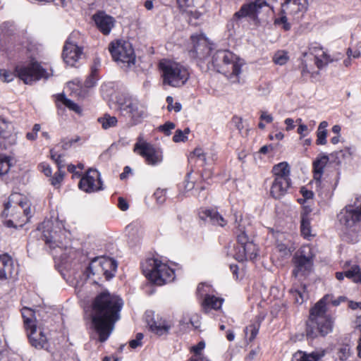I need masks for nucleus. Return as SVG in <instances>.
I'll list each match as a JSON object with an SVG mask.
<instances>
[{
	"instance_id": "f257e3e1",
	"label": "nucleus",
	"mask_w": 361,
	"mask_h": 361,
	"mask_svg": "<svg viewBox=\"0 0 361 361\" xmlns=\"http://www.w3.org/2000/svg\"><path fill=\"white\" fill-rule=\"evenodd\" d=\"M123 302L118 295L104 291L97 295L92 303V322L99 341H106L120 319Z\"/></svg>"
},
{
	"instance_id": "f03ea898",
	"label": "nucleus",
	"mask_w": 361,
	"mask_h": 361,
	"mask_svg": "<svg viewBox=\"0 0 361 361\" xmlns=\"http://www.w3.org/2000/svg\"><path fill=\"white\" fill-rule=\"evenodd\" d=\"M329 295H325L311 309L310 317L307 322V336L311 338L317 337L318 335L324 336L332 331L334 321L332 317L326 314V304L331 301L334 306H338L346 300L344 296H340L334 300Z\"/></svg>"
},
{
	"instance_id": "7ed1b4c3",
	"label": "nucleus",
	"mask_w": 361,
	"mask_h": 361,
	"mask_svg": "<svg viewBox=\"0 0 361 361\" xmlns=\"http://www.w3.org/2000/svg\"><path fill=\"white\" fill-rule=\"evenodd\" d=\"M244 61L228 50L216 51L208 61L207 68L225 75L231 82H238Z\"/></svg>"
},
{
	"instance_id": "20e7f679",
	"label": "nucleus",
	"mask_w": 361,
	"mask_h": 361,
	"mask_svg": "<svg viewBox=\"0 0 361 361\" xmlns=\"http://www.w3.org/2000/svg\"><path fill=\"white\" fill-rule=\"evenodd\" d=\"M3 214L13 217V219L4 221L6 227H23L31 217L30 203L20 194H12L9 196L8 202L4 204Z\"/></svg>"
},
{
	"instance_id": "39448f33",
	"label": "nucleus",
	"mask_w": 361,
	"mask_h": 361,
	"mask_svg": "<svg viewBox=\"0 0 361 361\" xmlns=\"http://www.w3.org/2000/svg\"><path fill=\"white\" fill-rule=\"evenodd\" d=\"M307 8L308 0H283L279 16L276 18L274 23L288 31L291 29V22L302 18Z\"/></svg>"
},
{
	"instance_id": "423d86ee",
	"label": "nucleus",
	"mask_w": 361,
	"mask_h": 361,
	"mask_svg": "<svg viewBox=\"0 0 361 361\" xmlns=\"http://www.w3.org/2000/svg\"><path fill=\"white\" fill-rule=\"evenodd\" d=\"M142 269L145 276L158 286L170 283L175 279L173 269L155 258L147 259L142 264Z\"/></svg>"
},
{
	"instance_id": "0eeeda50",
	"label": "nucleus",
	"mask_w": 361,
	"mask_h": 361,
	"mask_svg": "<svg viewBox=\"0 0 361 361\" xmlns=\"http://www.w3.org/2000/svg\"><path fill=\"white\" fill-rule=\"evenodd\" d=\"M159 66L165 85L179 87L185 85L189 78L188 69L179 63L164 59Z\"/></svg>"
},
{
	"instance_id": "6e6552de",
	"label": "nucleus",
	"mask_w": 361,
	"mask_h": 361,
	"mask_svg": "<svg viewBox=\"0 0 361 361\" xmlns=\"http://www.w3.org/2000/svg\"><path fill=\"white\" fill-rule=\"evenodd\" d=\"M109 50L113 59L122 68H129L135 65V54L132 44L125 40H117L109 44Z\"/></svg>"
},
{
	"instance_id": "1a4fd4ad",
	"label": "nucleus",
	"mask_w": 361,
	"mask_h": 361,
	"mask_svg": "<svg viewBox=\"0 0 361 361\" xmlns=\"http://www.w3.org/2000/svg\"><path fill=\"white\" fill-rule=\"evenodd\" d=\"M133 151L143 157L148 165L157 166L163 161V150L145 141L141 137H138L137 142L134 145Z\"/></svg>"
},
{
	"instance_id": "9d476101",
	"label": "nucleus",
	"mask_w": 361,
	"mask_h": 361,
	"mask_svg": "<svg viewBox=\"0 0 361 361\" xmlns=\"http://www.w3.org/2000/svg\"><path fill=\"white\" fill-rule=\"evenodd\" d=\"M116 102L119 110L128 114L135 123L139 122L145 116L144 105L135 97L120 95Z\"/></svg>"
},
{
	"instance_id": "9b49d317",
	"label": "nucleus",
	"mask_w": 361,
	"mask_h": 361,
	"mask_svg": "<svg viewBox=\"0 0 361 361\" xmlns=\"http://www.w3.org/2000/svg\"><path fill=\"white\" fill-rule=\"evenodd\" d=\"M18 77L25 84H32L42 78L47 79L52 74L48 73L36 61H32L25 65L18 66L16 68Z\"/></svg>"
},
{
	"instance_id": "f8f14e48",
	"label": "nucleus",
	"mask_w": 361,
	"mask_h": 361,
	"mask_svg": "<svg viewBox=\"0 0 361 361\" xmlns=\"http://www.w3.org/2000/svg\"><path fill=\"white\" fill-rule=\"evenodd\" d=\"M116 269L117 263L114 259L102 257L92 259L88 267L90 274L99 277L104 276L106 280L114 277Z\"/></svg>"
},
{
	"instance_id": "ddd939ff",
	"label": "nucleus",
	"mask_w": 361,
	"mask_h": 361,
	"mask_svg": "<svg viewBox=\"0 0 361 361\" xmlns=\"http://www.w3.org/2000/svg\"><path fill=\"white\" fill-rule=\"evenodd\" d=\"M266 2L263 0H256L255 2L243 4L240 9L233 14V18L227 24L228 30L231 32L230 35L233 34L235 23H237L239 20L245 17H250L255 19L259 12V10L263 6H266Z\"/></svg>"
},
{
	"instance_id": "4468645a",
	"label": "nucleus",
	"mask_w": 361,
	"mask_h": 361,
	"mask_svg": "<svg viewBox=\"0 0 361 361\" xmlns=\"http://www.w3.org/2000/svg\"><path fill=\"white\" fill-rule=\"evenodd\" d=\"M338 221L346 228H352L361 221V196L353 204L347 205L338 214Z\"/></svg>"
},
{
	"instance_id": "2eb2a0df",
	"label": "nucleus",
	"mask_w": 361,
	"mask_h": 361,
	"mask_svg": "<svg viewBox=\"0 0 361 361\" xmlns=\"http://www.w3.org/2000/svg\"><path fill=\"white\" fill-rule=\"evenodd\" d=\"M312 257L311 248L309 246L302 247L300 252L294 256L295 268L293 270V275L295 277H298L308 273L312 267Z\"/></svg>"
},
{
	"instance_id": "dca6fc26",
	"label": "nucleus",
	"mask_w": 361,
	"mask_h": 361,
	"mask_svg": "<svg viewBox=\"0 0 361 361\" xmlns=\"http://www.w3.org/2000/svg\"><path fill=\"white\" fill-rule=\"evenodd\" d=\"M193 48L190 50L191 57L199 59L201 62L207 63L210 60L209 55L212 52L211 44L205 37L201 35L191 36Z\"/></svg>"
},
{
	"instance_id": "f3484780",
	"label": "nucleus",
	"mask_w": 361,
	"mask_h": 361,
	"mask_svg": "<svg viewBox=\"0 0 361 361\" xmlns=\"http://www.w3.org/2000/svg\"><path fill=\"white\" fill-rule=\"evenodd\" d=\"M30 344L38 349L47 348L48 338L47 332L41 325L33 324L25 329Z\"/></svg>"
},
{
	"instance_id": "a211bd4d",
	"label": "nucleus",
	"mask_w": 361,
	"mask_h": 361,
	"mask_svg": "<svg viewBox=\"0 0 361 361\" xmlns=\"http://www.w3.org/2000/svg\"><path fill=\"white\" fill-rule=\"evenodd\" d=\"M99 173L95 169H89L79 182L80 189L86 192H93L102 189Z\"/></svg>"
},
{
	"instance_id": "6ab92c4d",
	"label": "nucleus",
	"mask_w": 361,
	"mask_h": 361,
	"mask_svg": "<svg viewBox=\"0 0 361 361\" xmlns=\"http://www.w3.org/2000/svg\"><path fill=\"white\" fill-rule=\"evenodd\" d=\"M73 34L66 40L63 50V59L66 63L73 66L80 58L82 50L73 41Z\"/></svg>"
},
{
	"instance_id": "aec40b11",
	"label": "nucleus",
	"mask_w": 361,
	"mask_h": 361,
	"mask_svg": "<svg viewBox=\"0 0 361 361\" xmlns=\"http://www.w3.org/2000/svg\"><path fill=\"white\" fill-rule=\"evenodd\" d=\"M146 320L149 330L158 336L167 334L172 326L171 322L158 315L151 318L150 315L147 314Z\"/></svg>"
},
{
	"instance_id": "412c9836",
	"label": "nucleus",
	"mask_w": 361,
	"mask_h": 361,
	"mask_svg": "<svg viewBox=\"0 0 361 361\" xmlns=\"http://www.w3.org/2000/svg\"><path fill=\"white\" fill-rule=\"evenodd\" d=\"M92 18L97 28L105 35H109L114 26V18L104 12H98L93 16Z\"/></svg>"
},
{
	"instance_id": "4be33fe9",
	"label": "nucleus",
	"mask_w": 361,
	"mask_h": 361,
	"mask_svg": "<svg viewBox=\"0 0 361 361\" xmlns=\"http://www.w3.org/2000/svg\"><path fill=\"white\" fill-rule=\"evenodd\" d=\"M14 266L12 258L7 254L0 255V283L13 277Z\"/></svg>"
},
{
	"instance_id": "5701e85b",
	"label": "nucleus",
	"mask_w": 361,
	"mask_h": 361,
	"mask_svg": "<svg viewBox=\"0 0 361 361\" xmlns=\"http://www.w3.org/2000/svg\"><path fill=\"white\" fill-rule=\"evenodd\" d=\"M290 185L291 180L274 179L270 189L271 195L275 199H280L286 194Z\"/></svg>"
},
{
	"instance_id": "b1692460",
	"label": "nucleus",
	"mask_w": 361,
	"mask_h": 361,
	"mask_svg": "<svg viewBox=\"0 0 361 361\" xmlns=\"http://www.w3.org/2000/svg\"><path fill=\"white\" fill-rule=\"evenodd\" d=\"M201 219L207 221L213 225L224 226L227 221L216 209H205L200 214Z\"/></svg>"
},
{
	"instance_id": "393cba45",
	"label": "nucleus",
	"mask_w": 361,
	"mask_h": 361,
	"mask_svg": "<svg viewBox=\"0 0 361 361\" xmlns=\"http://www.w3.org/2000/svg\"><path fill=\"white\" fill-rule=\"evenodd\" d=\"M329 158L326 154H319L313 161L314 179L320 181L324 173V169L329 162Z\"/></svg>"
},
{
	"instance_id": "a878e982",
	"label": "nucleus",
	"mask_w": 361,
	"mask_h": 361,
	"mask_svg": "<svg viewBox=\"0 0 361 361\" xmlns=\"http://www.w3.org/2000/svg\"><path fill=\"white\" fill-rule=\"evenodd\" d=\"M324 355V350H316L311 353L298 351L293 355L291 361H319Z\"/></svg>"
},
{
	"instance_id": "bb28decb",
	"label": "nucleus",
	"mask_w": 361,
	"mask_h": 361,
	"mask_svg": "<svg viewBox=\"0 0 361 361\" xmlns=\"http://www.w3.org/2000/svg\"><path fill=\"white\" fill-rule=\"evenodd\" d=\"M272 173L274 176V179H288L290 180V169L289 164L286 162H281L276 164L272 168Z\"/></svg>"
},
{
	"instance_id": "cd10ccee",
	"label": "nucleus",
	"mask_w": 361,
	"mask_h": 361,
	"mask_svg": "<svg viewBox=\"0 0 361 361\" xmlns=\"http://www.w3.org/2000/svg\"><path fill=\"white\" fill-rule=\"evenodd\" d=\"M44 240H45V243L49 245L51 248H52L54 250V252H53V255L54 257H57L59 252L58 249L60 250H63V245L61 242H59L56 240L57 238V233L56 232L53 233H49L47 231H44L43 234Z\"/></svg>"
},
{
	"instance_id": "c85d7f7f",
	"label": "nucleus",
	"mask_w": 361,
	"mask_h": 361,
	"mask_svg": "<svg viewBox=\"0 0 361 361\" xmlns=\"http://www.w3.org/2000/svg\"><path fill=\"white\" fill-rule=\"evenodd\" d=\"M235 227L239 232L237 235L238 243L240 245V247H242L243 245H245V244L250 243L251 241H249L248 237L246 234L245 221L241 217V216H240L239 220H238V217L235 216Z\"/></svg>"
},
{
	"instance_id": "c756f323",
	"label": "nucleus",
	"mask_w": 361,
	"mask_h": 361,
	"mask_svg": "<svg viewBox=\"0 0 361 361\" xmlns=\"http://www.w3.org/2000/svg\"><path fill=\"white\" fill-rule=\"evenodd\" d=\"M239 252L241 260L243 258L253 259L257 256V248L252 242H250L240 247Z\"/></svg>"
},
{
	"instance_id": "7c9ffc66",
	"label": "nucleus",
	"mask_w": 361,
	"mask_h": 361,
	"mask_svg": "<svg viewBox=\"0 0 361 361\" xmlns=\"http://www.w3.org/2000/svg\"><path fill=\"white\" fill-rule=\"evenodd\" d=\"M223 300L213 295H207L202 302L203 308L205 310L208 309L219 310L222 305Z\"/></svg>"
},
{
	"instance_id": "2f4dec72",
	"label": "nucleus",
	"mask_w": 361,
	"mask_h": 361,
	"mask_svg": "<svg viewBox=\"0 0 361 361\" xmlns=\"http://www.w3.org/2000/svg\"><path fill=\"white\" fill-rule=\"evenodd\" d=\"M21 313L25 329L36 324L35 311L33 310L25 307L21 310Z\"/></svg>"
},
{
	"instance_id": "473e14b6",
	"label": "nucleus",
	"mask_w": 361,
	"mask_h": 361,
	"mask_svg": "<svg viewBox=\"0 0 361 361\" xmlns=\"http://www.w3.org/2000/svg\"><path fill=\"white\" fill-rule=\"evenodd\" d=\"M345 277L355 283L361 282V270L358 265H353L350 269L345 271Z\"/></svg>"
},
{
	"instance_id": "72a5a7b5",
	"label": "nucleus",
	"mask_w": 361,
	"mask_h": 361,
	"mask_svg": "<svg viewBox=\"0 0 361 361\" xmlns=\"http://www.w3.org/2000/svg\"><path fill=\"white\" fill-rule=\"evenodd\" d=\"M300 229L302 235L307 238L311 236L310 220L307 214H302L301 216Z\"/></svg>"
},
{
	"instance_id": "f704fd0d",
	"label": "nucleus",
	"mask_w": 361,
	"mask_h": 361,
	"mask_svg": "<svg viewBox=\"0 0 361 361\" xmlns=\"http://www.w3.org/2000/svg\"><path fill=\"white\" fill-rule=\"evenodd\" d=\"M98 121L101 123L104 129L114 127L118 122L117 118L115 116H111L109 114L104 115V117L99 118Z\"/></svg>"
},
{
	"instance_id": "c9c22d12",
	"label": "nucleus",
	"mask_w": 361,
	"mask_h": 361,
	"mask_svg": "<svg viewBox=\"0 0 361 361\" xmlns=\"http://www.w3.org/2000/svg\"><path fill=\"white\" fill-rule=\"evenodd\" d=\"M57 100L59 102H62V104H64L69 109L73 110L77 113L80 112V106L78 104H76L75 102L71 101V99L66 98L64 94H59L57 96Z\"/></svg>"
},
{
	"instance_id": "e433bc0d",
	"label": "nucleus",
	"mask_w": 361,
	"mask_h": 361,
	"mask_svg": "<svg viewBox=\"0 0 361 361\" xmlns=\"http://www.w3.org/2000/svg\"><path fill=\"white\" fill-rule=\"evenodd\" d=\"M288 59V53L285 51H277L273 57L274 62L280 66L286 64Z\"/></svg>"
},
{
	"instance_id": "4c0bfd02",
	"label": "nucleus",
	"mask_w": 361,
	"mask_h": 361,
	"mask_svg": "<svg viewBox=\"0 0 361 361\" xmlns=\"http://www.w3.org/2000/svg\"><path fill=\"white\" fill-rule=\"evenodd\" d=\"M205 348L204 341H200L197 345H193L190 348V351L193 353L190 358L207 357L202 354V350Z\"/></svg>"
},
{
	"instance_id": "58836bf2",
	"label": "nucleus",
	"mask_w": 361,
	"mask_h": 361,
	"mask_svg": "<svg viewBox=\"0 0 361 361\" xmlns=\"http://www.w3.org/2000/svg\"><path fill=\"white\" fill-rule=\"evenodd\" d=\"M11 159L9 157L0 155V176L6 174L11 168Z\"/></svg>"
},
{
	"instance_id": "ea45409f",
	"label": "nucleus",
	"mask_w": 361,
	"mask_h": 361,
	"mask_svg": "<svg viewBox=\"0 0 361 361\" xmlns=\"http://www.w3.org/2000/svg\"><path fill=\"white\" fill-rule=\"evenodd\" d=\"M338 60V59H330V56L327 54L326 57H322L320 54H317L315 57V64L319 69L322 68L329 63Z\"/></svg>"
},
{
	"instance_id": "a19ab883",
	"label": "nucleus",
	"mask_w": 361,
	"mask_h": 361,
	"mask_svg": "<svg viewBox=\"0 0 361 361\" xmlns=\"http://www.w3.org/2000/svg\"><path fill=\"white\" fill-rule=\"evenodd\" d=\"M351 354L350 346L348 344L342 345L338 351V356L341 360H347Z\"/></svg>"
},
{
	"instance_id": "79ce46f5",
	"label": "nucleus",
	"mask_w": 361,
	"mask_h": 361,
	"mask_svg": "<svg viewBox=\"0 0 361 361\" xmlns=\"http://www.w3.org/2000/svg\"><path fill=\"white\" fill-rule=\"evenodd\" d=\"M51 158L53 159L58 166V169H62L65 166V161L63 156L55 151L54 149L50 150Z\"/></svg>"
},
{
	"instance_id": "37998d69",
	"label": "nucleus",
	"mask_w": 361,
	"mask_h": 361,
	"mask_svg": "<svg viewBox=\"0 0 361 361\" xmlns=\"http://www.w3.org/2000/svg\"><path fill=\"white\" fill-rule=\"evenodd\" d=\"M259 331V326L255 324H251L246 327L245 334L247 336L249 335V341H252L256 336L257 335Z\"/></svg>"
},
{
	"instance_id": "c03bdc74",
	"label": "nucleus",
	"mask_w": 361,
	"mask_h": 361,
	"mask_svg": "<svg viewBox=\"0 0 361 361\" xmlns=\"http://www.w3.org/2000/svg\"><path fill=\"white\" fill-rule=\"evenodd\" d=\"M354 152V149L352 148H345L344 149H341L335 153L336 158L338 159V162L341 161V159H346L350 158Z\"/></svg>"
},
{
	"instance_id": "a18cd8bd",
	"label": "nucleus",
	"mask_w": 361,
	"mask_h": 361,
	"mask_svg": "<svg viewBox=\"0 0 361 361\" xmlns=\"http://www.w3.org/2000/svg\"><path fill=\"white\" fill-rule=\"evenodd\" d=\"M154 197L157 204H162L166 201V192L164 190L157 189L154 193Z\"/></svg>"
},
{
	"instance_id": "49530a36",
	"label": "nucleus",
	"mask_w": 361,
	"mask_h": 361,
	"mask_svg": "<svg viewBox=\"0 0 361 361\" xmlns=\"http://www.w3.org/2000/svg\"><path fill=\"white\" fill-rule=\"evenodd\" d=\"M310 51L312 54L314 55V57H316L317 54H320L322 56V57H326L327 54L322 50L321 47H319L317 44H312L310 47H309Z\"/></svg>"
},
{
	"instance_id": "de8ad7c7",
	"label": "nucleus",
	"mask_w": 361,
	"mask_h": 361,
	"mask_svg": "<svg viewBox=\"0 0 361 361\" xmlns=\"http://www.w3.org/2000/svg\"><path fill=\"white\" fill-rule=\"evenodd\" d=\"M210 286L207 283H200L197 288V293L200 295H209L207 293L209 292Z\"/></svg>"
},
{
	"instance_id": "09e8293b",
	"label": "nucleus",
	"mask_w": 361,
	"mask_h": 361,
	"mask_svg": "<svg viewBox=\"0 0 361 361\" xmlns=\"http://www.w3.org/2000/svg\"><path fill=\"white\" fill-rule=\"evenodd\" d=\"M326 135H327V131L326 130H317V144L324 145L326 144Z\"/></svg>"
},
{
	"instance_id": "8fccbe9b",
	"label": "nucleus",
	"mask_w": 361,
	"mask_h": 361,
	"mask_svg": "<svg viewBox=\"0 0 361 361\" xmlns=\"http://www.w3.org/2000/svg\"><path fill=\"white\" fill-rule=\"evenodd\" d=\"M63 176L64 172L62 171V169H58V171L55 173L54 177L51 179V184L53 185L59 184L62 181Z\"/></svg>"
},
{
	"instance_id": "3c124183",
	"label": "nucleus",
	"mask_w": 361,
	"mask_h": 361,
	"mask_svg": "<svg viewBox=\"0 0 361 361\" xmlns=\"http://www.w3.org/2000/svg\"><path fill=\"white\" fill-rule=\"evenodd\" d=\"M97 75H95V69H92V73H91L90 75L87 78L85 82V85L86 87H92L95 85L97 81Z\"/></svg>"
},
{
	"instance_id": "603ef678",
	"label": "nucleus",
	"mask_w": 361,
	"mask_h": 361,
	"mask_svg": "<svg viewBox=\"0 0 361 361\" xmlns=\"http://www.w3.org/2000/svg\"><path fill=\"white\" fill-rule=\"evenodd\" d=\"M193 157H197L200 161H202V164H206V155L201 148H196L192 152Z\"/></svg>"
},
{
	"instance_id": "864d4df0",
	"label": "nucleus",
	"mask_w": 361,
	"mask_h": 361,
	"mask_svg": "<svg viewBox=\"0 0 361 361\" xmlns=\"http://www.w3.org/2000/svg\"><path fill=\"white\" fill-rule=\"evenodd\" d=\"M290 293L294 298L295 302L298 304H302L304 301V294L298 290H291Z\"/></svg>"
},
{
	"instance_id": "5fc2aeb1",
	"label": "nucleus",
	"mask_w": 361,
	"mask_h": 361,
	"mask_svg": "<svg viewBox=\"0 0 361 361\" xmlns=\"http://www.w3.org/2000/svg\"><path fill=\"white\" fill-rule=\"evenodd\" d=\"M143 338V334L141 333H138L136 335V338L135 339L131 340L129 342V345L132 348H136L138 346L142 345V339Z\"/></svg>"
},
{
	"instance_id": "6e6d98bb",
	"label": "nucleus",
	"mask_w": 361,
	"mask_h": 361,
	"mask_svg": "<svg viewBox=\"0 0 361 361\" xmlns=\"http://www.w3.org/2000/svg\"><path fill=\"white\" fill-rule=\"evenodd\" d=\"M187 140V136L184 135L181 130H177L173 137L175 142H184Z\"/></svg>"
},
{
	"instance_id": "4d7b16f0",
	"label": "nucleus",
	"mask_w": 361,
	"mask_h": 361,
	"mask_svg": "<svg viewBox=\"0 0 361 361\" xmlns=\"http://www.w3.org/2000/svg\"><path fill=\"white\" fill-rule=\"evenodd\" d=\"M175 128V124L171 122H167L164 126L160 127L161 131L164 132L166 135H169L171 130Z\"/></svg>"
},
{
	"instance_id": "13d9d810",
	"label": "nucleus",
	"mask_w": 361,
	"mask_h": 361,
	"mask_svg": "<svg viewBox=\"0 0 361 361\" xmlns=\"http://www.w3.org/2000/svg\"><path fill=\"white\" fill-rule=\"evenodd\" d=\"M298 133L300 135V138L307 136L309 133L308 128L305 124H300L297 130Z\"/></svg>"
},
{
	"instance_id": "bf43d9fd",
	"label": "nucleus",
	"mask_w": 361,
	"mask_h": 361,
	"mask_svg": "<svg viewBox=\"0 0 361 361\" xmlns=\"http://www.w3.org/2000/svg\"><path fill=\"white\" fill-rule=\"evenodd\" d=\"M276 248L283 256L289 255L290 254V249L288 248L285 244L279 243L277 245Z\"/></svg>"
},
{
	"instance_id": "052dcab7",
	"label": "nucleus",
	"mask_w": 361,
	"mask_h": 361,
	"mask_svg": "<svg viewBox=\"0 0 361 361\" xmlns=\"http://www.w3.org/2000/svg\"><path fill=\"white\" fill-rule=\"evenodd\" d=\"M190 176H191L190 173H188L187 176H186V179L185 180V186H184V188H185V190L186 191H190L195 187L194 182L193 181H190L189 180Z\"/></svg>"
},
{
	"instance_id": "680f3d73",
	"label": "nucleus",
	"mask_w": 361,
	"mask_h": 361,
	"mask_svg": "<svg viewBox=\"0 0 361 361\" xmlns=\"http://www.w3.org/2000/svg\"><path fill=\"white\" fill-rule=\"evenodd\" d=\"M177 3L180 9L184 11L186 7H189L192 4V0H177Z\"/></svg>"
},
{
	"instance_id": "e2e57ef3",
	"label": "nucleus",
	"mask_w": 361,
	"mask_h": 361,
	"mask_svg": "<svg viewBox=\"0 0 361 361\" xmlns=\"http://www.w3.org/2000/svg\"><path fill=\"white\" fill-rule=\"evenodd\" d=\"M78 140H79V137L76 138L75 140H62L61 147L63 150H67L71 147L73 143L77 142Z\"/></svg>"
},
{
	"instance_id": "0e129e2a",
	"label": "nucleus",
	"mask_w": 361,
	"mask_h": 361,
	"mask_svg": "<svg viewBox=\"0 0 361 361\" xmlns=\"http://www.w3.org/2000/svg\"><path fill=\"white\" fill-rule=\"evenodd\" d=\"M346 54L348 56L347 59L343 60V65L345 67H349L351 65V54H352V49L350 48H348L346 51Z\"/></svg>"
},
{
	"instance_id": "69168bd1",
	"label": "nucleus",
	"mask_w": 361,
	"mask_h": 361,
	"mask_svg": "<svg viewBox=\"0 0 361 361\" xmlns=\"http://www.w3.org/2000/svg\"><path fill=\"white\" fill-rule=\"evenodd\" d=\"M260 119L265 121L267 123H271L273 121L272 116L267 114L266 111L261 112Z\"/></svg>"
},
{
	"instance_id": "338daca9",
	"label": "nucleus",
	"mask_w": 361,
	"mask_h": 361,
	"mask_svg": "<svg viewBox=\"0 0 361 361\" xmlns=\"http://www.w3.org/2000/svg\"><path fill=\"white\" fill-rule=\"evenodd\" d=\"M118 207L122 210V211H126L128 209V202L122 197H119L118 199Z\"/></svg>"
},
{
	"instance_id": "774afa93",
	"label": "nucleus",
	"mask_w": 361,
	"mask_h": 361,
	"mask_svg": "<svg viewBox=\"0 0 361 361\" xmlns=\"http://www.w3.org/2000/svg\"><path fill=\"white\" fill-rule=\"evenodd\" d=\"M284 122L287 126L286 128L287 131H290L295 128L294 121L292 118H288L285 120Z\"/></svg>"
}]
</instances>
